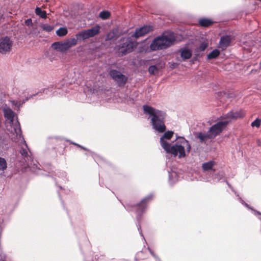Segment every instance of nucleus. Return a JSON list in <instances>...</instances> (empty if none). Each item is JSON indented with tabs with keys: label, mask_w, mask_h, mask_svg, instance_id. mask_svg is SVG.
Returning a JSON list of instances; mask_svg holds the SVG:
<instances>
[{
	"label": "nucleus",
	"mask_w": 261,
	"mask_h": 261,
	"mask_svg": "<svg viewBox=\"0 0 261 261\" xmlns=\"http://www.w3.org/2000/svg\"><path fill=\"white\" fill-rule=\"evenodd\" d=\"M4 115L6 119V124L7 130L10 132L11 135H16L17 138L21 139V130L20 123L17 120L14 121V112L9 107H5L3 109Z\"/></svg>",
	"instance_id": "1"
},
{
	"label": "nucleus",
	"mask_w": 261,
	"mask_h": 261,
	"mask_svg": "<svg viewBox=\"0 0 261 261\" xmlns=\"http://www.w3.org/2000/svg\"><path fill=\"white\" fill-rule=\"evenodd\" d=\"M144 113L151 116V123L153 129L159 133H163V120L161 118L162 112L153 108L148 106H143Z\"/></svg>",
	"instance_id": "2"
},
{
	"label": "nucleus",
	"mask_w": 261,
	"mask_h": 261,
	"mask_svg": "<svg viewBox=\"0 0 261 261\" xmlns=\"http://www.w3.org/2000/svg\"><path fill=\"white\" fill-rule=\"evenodd\" d=\"M10 137L14 142L22 143L19 152L21 154V157L24 159L26 164L28 166H30L32 164L31 162L33 161L32 157L31 155L29 154V152L30 153L31 152L22 136L21 135V139L17 138L16 135L13 136L11 135Z\"/></svg>",
	"instance_id": "3"
},
{
	"label": "nucleus",
	"mask_w": 261,
	"mask_h": 261,
	"mask_svg": "<svg viewBox=\"0 0 261 261\" xmlns=\"http://www.w3.org/2000/svg\"><path fill=\"white\" fill-rule=\"evenodd\" d=\"M164 148L168 153H171L174 156L178 154V158H182L186 156L185 148L184 146L176 143L173 145H171L169 143L164 141Z\"/></svg>",
	"instance_id": "4"
},
{
	"label": "nucleus",
	"mask_w": 261,
	"mask_h": 261,
	"mask_svg": "<svg viewBox=\"0 0 261 261\" xmlns=\"http://www.w3.org/2000/svg\"><path fill=\"white\" fill-rule=\"evenodd\" d=\"M99 32L100 27L96 25L90 29L79 32L75 35V37L77 40H84L98 34Z\"/></svg>",
	"instance_id": "5"
},
{
	"label": "nucleus",
	"mask_w": 261,
	"mask_h": 261,
	"mask_svg": "<svg viewBox=\"0 0 261 261\" xmlns=\"http://www.w3.org/2000/svg\"><path fill=\"white\" fill-rule=\"evenodd\" d=\"M229 123V121H219L210 127L208 132L213 139L220 135Z\"/></svg>",
	"instance_id": "6"
},
{
	"label": "nucleus",
	"mask_w": 261,
	"mask_h": 261,
	"mask_svg": "<svg viewBox=\"0 0 261 261\" xmlns=\"http://www.w3.org/2000/svg\"><path fill=\"white\" fill-rule=\"evenodd\" d=\"M13 41L8 36L0 38V54L6 55L9 54L12 48Z\"/></svg>",
	"instance_id": "7"
},
{
	"label": "nucleus",
	"mask_w": 261,
	"mask_h": 261,
	"mask_svg": "<svg viewBox=\"0 0 261 261\" xmlns=\"http://www.w3.org/2000/svg\"><path fill=\"white\" fill-rule=\"evenodd\" d=\"M122 43L117 46L119 52L122 56L125 55L128 53L132 52L134 46V43L130 39L122 38L121 39Z\"/></svg>",
	"instance_id": "8"
},
{
	"label": "nucleus",
	"mask_w": 261,
	"mask_h": 261,
	"mask_svg": "<svg viewBox=\"0 0 261 261\" xmlns=\"http://www.w3.org/2000/svg\"><path fill=\"white\" fill-rule=\"evenodd\" d=\"M109 75L120 87L124 86L127 82V77L116 69L110 70Z\"/></svg>",
	"instance_id": "9"
},
{
	"label": "nucleus",
	"mask_w": 261,
	"mask_h": 261,
	"mask_svg": "<svg viewBox=\"0 0 261 261\" xmlns=\"http://www.w3.org/2000/svg\"><path fill=\"white\" fill-rule=\"evenodd\" d=\"M178 35L173 32L164 31V49L178 43Z\"/></svg>",
	"instance_id": "10"
},
{
	"label": "nucleus",
	"mask_w": 261,
	"mask_h": 261,
	"mask_svg": "<svg viewBox=\"0 0 261 261\" xmlns=\"http://www.w3.org/2000/svg\"><path fill=\"white\" fill-rule=\"evenodd\" d=\"M152 197V196L151 195L147 196L143 199L139 203H138L136 205L132 206V207L134 206L136 207V213L137 214V219L138 221H139L141 215L145 212L147 208V203L151 199Z\"/></svg>",
	"instance_id": "11"
},
{
	"label": "nucleus",
	"mask_w": 261,
	"mask_h": 261,
	"mask_svg": "<svg viewBox=\"0 0 261 261\" xmlns=\"http://www.w3.org/2000/svg\"><path fill=\"white\" fill-rule=\"evenodd\" d=\"M244 113L242 110L233 111H231L227 114L222 116L220 118L225 121H229V123L232 120H236L238 118H243Z\"/></svg>",
	"instance_id": "12"
},
{
	"label": "nucleus",
	"mask_w": 261,
	"mask_h": 261,
	"mask_svg": "<svg viewBox=\"0 0 261 261\" xmlns=\"http://www.w3.org/2000/svg\"><path fill=\"white\" fill-rule=\"evenodd\" d=\"M152 30V27L150 25H144L139 29H136L135 32L131 35V37L137 39L144 36Z\"/></svg>",
	"instance_id": "13"
},
{
	"label": "nucleus",
	"mask_w": 261,
	"mask_h": 261,
	"mask_svg": "<svg viewBox=\"0 0 261 261\" xmlns=\"http://www.w3.org/2000/svg\"><path fill=\"white\" fill-rule=\"evenodd\" d=\"M163 46V33L155 37L150 45L151 50L162 49Z\"/></svg>",
	"instance_id": "14"
},
{
	"label": "nucleus",
	"mask_w": 261,
	"mask_h": 261,
	"mask_svg": "<svg viewBox=\"0 0 261 261\" xmlns=\"http://www.w3.org/2000/svg\"><path fill=\"white\" fill-rule=\"evenodd\" d=\"M196 138L199 140V142L202 144H206L207 140L213 139L207 132L206 133L200 132L197 133Z\"/></svg>",
	"instance_id": "15"
},
{
	"label": "nucleus",
	"mask_w": 261,
	"mask_h": 261,
	"mask_svg": "<svg viewBox=\"0 0 261 261\" xmlns=\"http://www.w3.org/2000/svg\"><path fill=\"white\" fill-rule=\"evenodd\" d=\"M230 43V37L229 36L225 35L222 36L219 41V47L222 48V50L225 49L227 47Z\"/></svg>",
	"instance_id": "16"
},
{
	"label": "nucleus",
	"mask_w": 261,
	"mask_h": 261,
	"mask_svg": "<svg viewBox=\"0 0 261 261\" xmlns=\"http://www.w3.org/2000/svg\"><path fill=\"white\" fill-rule=\"evenodd\" d=\"M180 57L183 60L189 59L192 55V50L187 47H184V48L181 49L180 50Z\"/></svg>",
	"instance_id": "17"
},
{
	"label": "nucleus",
	"mask_w": 261,
	"mask_h": 261,
	"mask_svg": "<svg viewBox=\"0 0 261 261\" xmlns=\"http://www.w3.org/2000/svg\"><path fill=\"white\" fill-rule=\"evenodd\" d=\"M77 40L76 38H71L64 41V46L66 50L77 44Z\"/></svg>",
	"instance_id": "18"
},
{
	"label": "nucleus",
	"mask_w": 261,
	"mask_h": 261,
	"mask_svg": "<svg viewBox=\"0 0 261 261\" xmlns=\"http://www.w3.org/2000/svg\"><path fill=\"white\" fill-rule=\"evenodd\" d=\"M51 47L54 49L57 50L61 52L66 51L65 46H64V42H55L52 44Z\"/></svg>",
	"instance_id": "19"
},
{
	"label": "nucleus",
	"mask_w": 261,
	"mask_h": 261,
	"mask_svg": "<svg viewBox=\"0 0 261 261\" xmlns=\"http://www.w3.org/2000/svg\"><path fill=\"white\" fill-rule=\"evenodd\" d=\"M214 23V21L208 18H200L198 20V23L199 24L203 27H208L212 25Z\"/></svg>",
	"instance_id": "20"
},
{
	"label": "nucleus",
	"mask_w": 261,
	"mask_h": 261,
	"mask_svg": "<svg viewBox=\"0 0 261 261\" xmlns=\"http://www.w3.org/2000/svg\"><path fill=\"white\" fill-rule=\"evenodd\" d=\"M215 165V162L213 161H210L204 163L202 164V168L203 171H206L213 169Z\"/></svg>",
	"instance_id": "21"
},
{
	"label": "nucleus",
	"mask_w": 261,
	"mask_h": 261,
	"mask_svg": "<svg viewBox=\"0 0 261 261\" xmlns=\"http://www.w3.org/2000/svg\"><path fill=\"white\" fill-rule=\"evenodd\" d=\"M177 179V174L175 171H168V181L170 185L174 184Z\"/></svg>",
	"instance_id": "22"
},
{
	"label": "nucleus",
	"mask_w": 261,
	"mask_h": 261,
	"mask_svg": "<svg viewBox=\"0 0 261 261\" xmlns=\"http://www.w3.org/2000/svg\"><path fill=\"white\" fill-rule=\"evenodd\" d=\"M220 54V52L218 49H215L207 55V59L208 60L216 59L217 57L219 56Z\"/></svg>",
	"instance_id": "23"
},
{
	"label": "nucleus",
	"mask_w": 261,
	"mask_h": 261,
	"mask_svg": "<svg viewBox=\"0 0 261 261\" xmlns=\"http://www.w3.org/2000/svg\"><path fill=\"white\" fill-rule=\"evenodd\" d=\"M174 133L172 130H167L166 127L164 124V140H170L171 138L173 136Z\"/></svg>",
	"instance_id": "24"
},
{
	"label": "nucleus",
	"mask_w": 261,
	"mask_h": 261,
	"mask_svg": "<svg viewBox=\"0 0 261 261\" xmlns=\"http://www.w3.org/2000/svg\"><path fill=\"white\" fill-rule=\"evenodd\" d=\"M35 13L37 15L39 16L42 18H46L47 17L45 11L42 10L39 7H36L35 9Z\"/></svg>",
	"instance_id": "25"
},
{
	"label": "nucleus",
	"mask_w": 261,
	"mask_h": 261,
	"mask_svg": "<svg viewBox=\"0 0 261 261\" xmlns=\"http://www.w3.org/2000/svg\"><path fill=\"white\" fill-rule=\"evenodd\" d=\"M111 16V13L107 10H103L100 12L99 17L102 20H106Z\"/></svg>",
	"instance_id": "26"
},
{
	"label": "nucleus",
	"mask_w": 261,
	"mask_h": 261,
	"mask_svg": "<svg viewBox=\"0 0 261 261\" xmlns=\"http://www.w3.org/2000/svg\"><path fill=\"white\" fill-rule=\"evenodd\" d=\"M68 30L66 28H60L57 31L56 34L60 37H63L67 35Z\"/></svg>",
	"instance_id": "27"
},
{
	"label": "nucleus",
	"mask_w": 261,
	"mask_h": 261,
	"mask_svg": "<svg viewBox=\"0 0 261 261\" xmlns=\"http://www.w3.org/2000/svg\"><path fill=\"white\" fill-rule=\"evenodd\" d=\"M224 177V173L223 172H219L215 174L213 176V180L215 182H218Z\"/></svg>",
	"instance_id": "28"
},
{
	"label": "nucleus",
	"mask_w": 261,
	"mask_h": 261,
	"mask_svg": "<svg viewBox=\"0 0 261 261\" xmlns=\"http://www.w3.org/2000/svg\"><path fill=\"white\" fill-rule=\"evenodd\" d=\"M40 27L43 31H45L46 32H51L54 28V25H49L48 24H41L40 25Z\"/></svg>",
	"instance_id": "29"
},
{
	"label": "nucleus",
	"mask_w": 261,
	"mask_h": 261,
	"mask_svg": "<svg viewBox=\"0 0 261 261\" xmlns=\"http://www.w3.org/2000/svg\"><path fill=\"white\" fill-rule=\"evenodd\" d=\"M8 141L0 137V152L7 148Z\"/></svg>",
	"instance_id": "30"
},
{
	"label": "nucleus",
	"mask_w": 261,
	"mask_h": 261,
	"mask_svg": "<svg viewBox=\"0 0 261 261\" xmlns=\"http://www.w3.org/2000/svg\"><path fill=\"white\" fill-rule=\"evenodd\" d=\"M7 168V163L4 158L0 157V171H4Z\"/></svg>",
	"instance_id": "31"
},
{
	"label": "nucleus",
	"mask_w": 261,
	"mask_h": 261,
	"mask_svg": "<svg viewBox=\"0 0 261 261\" xmlns=\"http://www.w3.org/2000/svg\"><path fill=\"white\" fill-rule=\"evenodd\" d=\"M181 138L182 140L181 141L180 143L184 145H186L187 151L188 152H189L191 150V147L189 141L183 137H181Z\"/></svg>",
	"instance_id": "32"
},
{
	"label": "nucleus",
	"mask_w": 261,
	"mask_h": 261,
	"mask_svg": "<svg viewBox=\"0 0 261 261\" xmlns=\"http://www.w3.org/2000/svg\"><path fill=\"white\" fill-rule=\"evenodd\" d=\"M5 94L3 91L2 89L0 88V109L3 107L4 104V98Z\"/></svg>",
	"instance_id": "33"
},
{
	"label": "nucleus",
	"mask_w": 261,
	"mask_h": 261,
	"mask_svg": "<svg viewBox=\"0 0 261 261\" xmlns=\"http://www.w3.org/2000/svg\"><path fill=\"white\" fill-rule=\"evenodd\" d=\"M208 47V44L206 43H204V42H203V43H201L198 49H197V51L198 50H200V51H204L205 50V49Z\"/></svg>",
	"instance_id": "34"
},
{
	"label": "nucleus",
	"mask_w": 261,
	"mask_h": 261,
	"mask_svg": "<svg viewBox=\"0 0 261 261\" xmlns=\"http://www.w3.org/2000/svg\"><path fill=\"white\" fill-rule=\"evenodd\" d=\"M260 122H261V120L260 119H258V118H257L254 121H253L252 123H251V125L252 126V127H259V126H260Z\"/></svg>",
	"instance_id": "35"
},
{
	"label": "nucleus",
	"mask_w": 261,
	"mask_h": 261,
	"mask_svg": "<svg viewBox=\"0 0 261 261\" xmlns=\"http://www.w3.org/2000/svg\"><path fill=\"white\" fill-rule=\"evenodd\" d=\"M157 71V68L155 65L150 66L148 68V71L150 74H153Z\"/></svg>",
	"instance_id": "36"
},
{
	"label": "nucleus",
	"mask_w": 261,
	"mask_h": 261,
	"mask_svg": "<svg viewBox=\"0 0 261 261\" xmlns=\"http://www.w3.org/2000/svg\"><path fill=\"white\" fill-rule=\"evenodd\" d=\"M53 89V87H49L47 89H44L43 90V93H45L46 94L51 95Z\"/></svg>",
	"instance_id": "37"
},
{
	"label": "nucleus",
	"mask_w": 261,
	"mask_h": 261,
	"mask_svg": "<svg viewBox=\"0 0 261 261\" xmlns=\"http://www.w3.org/2000/svg\"><path fill=\"white\" fill-rule=\"evenodd\" d=\"M114 37V32H110V33L108 34L106 37V40L107 41L111 40Z\"/></svg>",
	"instance_id": "38"
},
{
	"label": "nucleus",
	"mask_w": 261,
	"mask_h": 261,
	"mask_svg": "<svg viewBox=\"0 0 261 261\" xmlns=\"http://www.w3.org/2000/svg\"><path fill=\"white\" fill-rule=\"evenodd\" d=\"M137 227H138V231H139L140 234L142 237L143 239L144 240L145 243H147L146 241V240L145 239V238H144V236L143 235V233H142V229H141V225H140L139 222L137 225Z\"/></svg>",
	"instance_id": "39"
},
{
	"label": "nucleus",
	"mask_w": 261,
	"mask_h": 261,
	"mask_svg": "<svg viewBox=\"0 0 261 261\" xmlns=\"http://www.w3.org/2000/svg\"><path fill=\"white\" fill-rule=\"evenodd\" d=\"M28 100V98H26L25 100H23L21 102V101H17L15 103V105L18 108H19L23 103H24L27 100Z\"/></svg>",
	"instance_id": "40"
},
{
	"label": "nucleus",
	"mask_w": 261,
	"mask_h": 261,
	"mask_svg": "<svg viewBox=\"0 0 261 261\" xmlns=\"http://www.w3.org/2000/svg\"><path fill=\"white\" fill-rule=\"evenodd\" d=\"M25 24L28 26H32V20L31 18L27 19L25 20Z\"/></svg>",
	"instance_id": "41"
},
{
	"label": "nucleus",
	"mask_w": 261,
	"mask_h": 261,
	"mask_svg": "<svg viewBox=\"0 0 261 261\" xmlns=\"http://www.w3.org/2000/svg\"><path fill=\"white\" fill-rule=\"evenodd\" d=\"M147 249L149 251V252H150V254H151V255L152 256H153L155 258L156 261H158L159 259L157 257V256L155 255V254H154L153 251L149 247H148Z\"/></svg>",
	"instance_id": "42"
},
{
	"label": "nucleus",
	"mask_w": 261,
	"mask_h": 261,
	"mask_svg": "<svg viewBox=\"0 0 261 261\" xmlns=\"http://www.w3.org/2000/svg\"><path fill=\"white\" fill-rule=\"evenodd\" d=\"M199 57V55L196 53L195 54V56L193 57V60L194 61H196Z\"/></svg>",
	"instance_id": "43"
},
{
	"label": "nucleus",
	"mask_w": 261,
	"mask_h": 261,
	"mask_svg": "<svg viewBox=\"0 0 261 261\" xmlns=\"http://www.w3.org/2000/svg\"><path fill=\"white\" fill-rule=\"evenodd\" d=\"M160 144L162 147H163V135L161 136L160 138Z\"/></svg>",
	"instance_id": "44"
},
{
	"label": "nucleus",
	"mask_w": 261,
	"mask_h": 261,
	"mask_svg": "<svg viewBox=\"0 0 261 261\" xmlns=\"http://www.w3.org/2000/svg\"><path fill=\"white\" fill-rule=\"evenodd\" d=\"M60 175H61V176H62V177L64 178H66V173L64 172H60Z\"/></svg>",
	"instance_id": "45"
},
{
	"label": "nucleus",
	"mask_w": 261,
	"mask_h": 261,
	"mask_svg": "<svg viewBox=\"0 0 261 261\" xmlns=\"http://www.w3.org/2000/svg\"><path fill=\"white\" fill-rule=\"evenodd\" d=\"M72 143L73 144H74V145H76L77 146H78V147H80V148H81L83 149H85V150H86V149L85 147H83V146H81L80 145H79V144H76V143Z\"/></svg>",
	"instance_id": "46"
},
{
	"label": "nucleus",
	"mask_w": 261,
	"mask_h": 261,
	"mask_svg": "<svg viewBox=\"0 0 261 261\" xmlns=\"http://www.w3.org/2000/svg\"><path fill=\"white\" fill-rule=\"evenodd\" d=\"M224 180L226 181V182L227 185H228V186L232 190L231 186L229 184V182L227 180H226L225 179H224Z\"/></svg>",
	"instance_id": "47"
},
{
	"label": "nucleus",
	"mask_w": 261,
	"mask_h": 261,
	"mask_svg": "<svg viewBox=\"0 0 261 261\" xmlns=\"http://www.w3.org/2000/svg\"><path fill=\"white\" fill-rule=\"evenodd\" d=\"M257 143L258 146H261V141L260 140H258L257 141Z\"/></svg>",
	"instance_id": "48"
},
{
	"label": "nucleus",
	"mask_w": 261,
	"mask_h": 261,
	"mask_svg": "<svg viewBox=\"0 0 261 261\" xmlns=\"http://www.w3.org/2000/svg\"><path fill=\"white\" fill-rule=\"evenodd\" d=\"M41 93H42V92H38V93H37V95H40Z\"/></svg>",
	"instance_id": "49"
},
{
	"label": "nucleus",
	"mask_w": 261,
	"mask_h": 261,
	"mask_svg": "<svg viewBox=\"0 0 261 261\" xmlns=\"http://www.w3.org/2000/svg\"><path fill=\"white\" fill-rule=\"evenodd\" d=\"M141 253H142V251H141L140 253H139L138 254V255H139V254H141Z\"/></svg>",
	"instance_id": "50"
},
{
	"label": "nucleus",
	"mask_w": 261,
	"mask_h": 261,
	"mask_svg": "<svg viewBox=\"0 0 261 261\" xmlns=\"http://www.w3.org/2000/svg\"><path fill=\"white\" fill-rule=\"evenodd\" d=\"M177 138H178V137H176V138H175V139L174 140V141H176V140L177 139Z\"/></svg>",
	"instance_id": "51"
}]
</instances>
